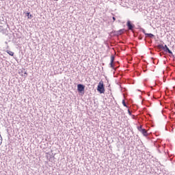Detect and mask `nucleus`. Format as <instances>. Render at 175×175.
<instances>
[{
  "label": "nucleus",
  "mask_w": 175,
  "mask_h": 175,
  "mask_svg": "<svg viewBox=\"0 0 175 175\" xmlns=\"http://www.w3.org/2000/svg\"><path fill=\"white\" fill-rule=\"evenodd\" d=\"M157 49H162L163 50V51H165V53H168V54L170 55V57H174V55H173V52H172V51H170V49H169V47H167V45L165 44V46H163V44H159L157 45Z\"/></svg>",
  "instance_id": "1"
},
{
  "label": "nucleus",
  "mask_w": 175,
  "mask_h": 175,
  "mask_svg": "<svg viewBox=\"0 0 175 175\" xmlns=\"http://www.w3.org/2000/svg\"><path fill=\"white\" fill-rule=\"evenodd\" d=\"M97 91L100 94H105V85L103 84V81H100L97 86Z\"/></svg>",
  "instance_id": "2"
},
{
  "label": "nucleus",
  "mask_w": 175,
  "mask_h": 175,
  "mask_svg": "<svg viewBox=\"0 0 175 175\" xmlns=\"http://www.w3.org/2000/svg\"><path fill=\"white\" fill-rule=\"evenodd\" d=\"M85 88V86H84V85H83V84L77 85V91L80 94H83V92H84Z\"/></svg>",
  "instance_id": "3"
},
{
  "label": "nucleus",
  "mask_w": 175,
  "mask_h": 175,
  "mask_svg": "<svg viewBox=\"0 0 175 175\" xmlns=\"http://www.w3.org/2000/svg\"><path fill=\"white\" fill-rule=\"evenodd\" d=\"M126 25H127L128 29H129V31H133V28H135V25L132 24L131 21H127Z\"/></svg>",
  "instance_id": "4"
},
{
  "label": "nucleus",
  "mask_w": 175,
  "mask_h": 175,
  "mask_svg": "<svg viewBox=\"0 0 175 175\" xmlns=\"http://www.w3.org/2000/svg\"><path fill=\"white\" fill-rule=\"evenodd\" d=\"M114 59H116V57L114 55L111 56V62L109 64L110 68H113V70H116V68L114 67Z\"/></svg>",
  "instance_id": "5"
},
{
  "label": "nucleus",
  "mask_w": 175,
  "mask_h": 175,
  "mask_svg": "<svg viewBox=\"0 0 175 175\" xmlns=\"http://www.w3.org/2000/svg\"><path fill=\"white\" fill-rule=\"evenodd\" d=\"M141 133H142V135L144 136H145L146 137H147V136H148V133H147V130H146V129H144L143 130H142Z\"/></svg>",
  "instance_id": "6"
},
{
  "label": "nucleus",
  "mask_w": 175,
  "mask_h": 175,
  "mask_svg": "<svg viewBox=\"0 0 175 175\" xmlns=\"http://www.w3.org/2000/svg\"><path fill=\"white\" fill-rule=\"evenodd\" d=\"M5 53L7 54H9V55H11V57H13V55H14V52H13L12 51L7 50V51H5Z\"/></svg>",
  "instance_id": "7"
},
{
  "label": "nucleus",
  "mask_w": 175,
  "mask_h": 175,
  "mask_svg": "<svg viewBox=\"0 0 175 175\" xmlns=\"http://www.w3.org/2000/svg\"><path fill=\"white\" fill-rule=\"evenodd\" d=\"M145 35L147 38H152L155 36H154V34H152L151 33H145Z\"/></svg>",
  "instance_id": "8"
},
{
  "label": "nucleus",
  "mask_w": 175,
  "mask_h": 175,
  "mask_svg": "<svg viewBox=\"0 0 175 175\" xmlns=\"http://www.w3.org/2000/svg\"><path fill=\"white\" fill-rule=\"evenodd\" d=\"M125 31V29H120L119 31H117L118 35H122V33H124V32Z\"/></svg>",
  "instance_id": "9"
},
{
  "label": "nucleus",
  "mask_w": 175,
  "mask_h": 175,
  "mask_svg": "<svg viewBox=\"0 0 175 175\" xmlns=\"http://www.w3.org/2000/svg\"><path fill=\"white\" fill-rule=\"evenodd\" d=\"M26 14H27L28 18H32V17H33V16H32V14H31L30 12H27Z\"/></svg>",
  "instance_id": "10"
},
{
  "label": "nucleus",
  "mask_w": 175,
  "mask_h": 175,
  "mask_svg": "<svg viewBox=\"0 0 175 175\" xmlns=\"http://www.w3.org/2000/svg\"><path fill=\"white\" fill-rule=\"evenodd\" d=\"M137 129H138V131H139V132H140V131H143V126H137Z\"/></svg>",
  "instance_id": "11"
},
{
  "label": "nucleus",
  "mask_w": 175,
  "mask_h": 175,
  "mask_svg": "<svg viewBox=\"0 0 175 175\" xmlns=\"http://www.w3.org/2000/svg\"><path fill=\"white\" fill-rule=\"evenodd\" d=\"M122 105L123 106H124V107H128V106L126 105V103H125V100H122Z\"/></svg>",
  "instance_id": "12"
},
{
  "label": "nucleus",
  "mask_w": 175,
  "mask_h": 175,
  "mask_svg": "<svg viewBox=\"0 0 175 175\" xmlns=\"http://www.w3.org/2000/svg\"><path fill=\"white\" fill-rule=\"evenodd\" d=\"M142 29L143 33H144V35H146V33H146V30L144 29Z\"/></svg>",
  "instance_id": "13"
},
{
  "label": "nucleus",
  "mask_w": 175,
  "mask_h": 175,
  "mask_svg": "<svg viewBox=\"0 0 175 175\" xmlns=\"http://www.w3.org/2000/svg\"><path fill=\"white\" fill-rule=\"evenodd\" d=\"M2 144V136L0 135V146Z\"/></svg>",
  "instance_id": "14"
},
{
  "label": "nucleus",
  "mask_w": 175,
  "mask_h": 175,
  "mask_svg": "<svg viewBox=\"0 0 175 175\" xmlns=\"http://www.w3.org/2000/svg\"><path fill=\"white\" fill-rule=\"evenodd\" d=\"M27 75H28V74L27 73V71H25V72H24L25 77H27Z\"/></svg>",
  "instance_id": "15"
},
{
  "label": "nucleus",
  "mask_w": 175,
  "mask_h": 175,
  "mask_svg": "<svg viewBox=\"0 0 175 175\" xmlns=\"http://www.w3.org/2000/svg\"><path fill=\"white\" fill-rule=\"evenodd\" d=\"M128 113H129V116H132V112H131V111L129 109H128Z\"/></svg>",
  "instance_id": "16"
},
{
  "label": "nucleus",
  "mask_w": 175,
  "mask_h": 175,
  "mask_svg": "<svg viewBox=\"0 0 175 175\" xmlns=\"http://www.w3.org/2000/svg\"><path fill=\"white\" fill-rule=\"evenodd\" d=\"M138 39H139V40H142L143 39V37H142V36H139L138 37Z\"/></svg>",
  "instance_id": "17"
},
{
  "label": "nucleus",
  "mask_w": 175,
  "mask_h": 175,
  "mask_svg": "<svg viewBox=\"0 0 175 175\" xmlns=\"http://www.w3.org/2000/svg\"><path fill=\"white\" fill-rule=\"evenodd\" d=\"M112 18H113V21H116V17L113 16Z\"/></svg>",
  "instance_id": "18"
},
{
  "label": "nucleus",
  "mask_w": 175,
  "mask_h": 175,
  "mask_svg": "<svg viewBox=\"0 0 175 175\" xmlns=\"http://www.w3.org/2000/svg\"><path fill=\"white\" fill-rule=\"evenodd\" d=\"M147 70H144V72H146Z\"/></svg>",
  "instance_id": "19"
},
{
  "label": "nucleus",
  "mask_w": 175,
  "mask_h": 175,
  "mask_svg": "<svg viewBox=\"0 0 175 175\" xmlns=\"http://www.w3.org/2000/svg\"><path fill=\"white\" fill-rule=\"evenodd\" d=\"M54 1H58V0H54Z\"/></svg>",
  "instance_id": "20"
}]
</instances>
